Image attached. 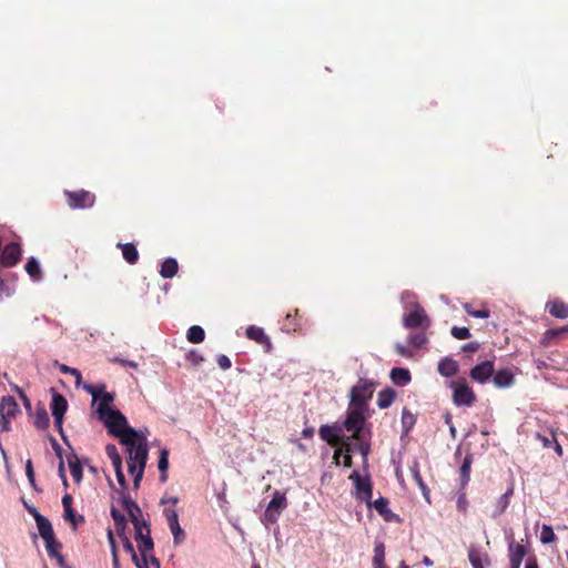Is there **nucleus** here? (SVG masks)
I'll return each instance as SVG.
<instances>
[{
	"label": "nucleus",
	"mask_w": 568,
	"mask_h": 568,
	"mask_svg": "<svg viewBox=\"0 0 568 568\" xmlns=\"http://www.w3.org/2000/svg\"><path fill=\"white\" fill-rule=\"evenodd\" d=\"M364 408L351 406L346 412V417L343 423V429L351 433L349 442L354 440L355 449L364 457L367 458L371 453V438L372 430L371 427L366 425V416Z\"/></svg>",
	"instance_id": "f257e3e1"
},
{
	"label": "nucleus",
	"mask_w": 568,
	"mask_h": 568,
	"mask_svg": "<svg viewBox=\"0 0 568 568\" xmlns=\"http://www.w3.org/2000/svg\"><path fill=\"white\" fill-rule=\"evenodd\" d=\"M129 454L126 464L128 470L133 475V486L139 488L142 480L146 460H148V446L144 436L132 437L129 444H124Z\"/></svg>",
	"instance_id": "f03ea898"
},
{
	"label": "nucleus",
	"mask_w": 568,
	"mask_h": 568,
	"mask_svg": "<svg viewBox=\"0 0 568 568\" xmlns=\"http://www.w3.org/2000/svg\"><path fill=\"white\" fill-rule=\"evenodd\" d=\"M108 428V433L118 437L122 444H129L132 437H139V433L128 425L126 417L119 409H111L99 417Z\"/></svg>",
	"instance_id": "7ed1b4c3"
},
{
	"label": "nucleus",
	"mask_w": 568,
	"mask_h": 568,
	"mask_svg": "<svg viewBox=\"0 0 568 568\" xmlns=\"http://www.w3.org/2000/svg\"><path fill=\"white\" fill-rule=\"evenodd\" d=\"M449 387L453 390V403L456 406L470 407L476 402V394L468 385L466 378L459 377L450 382Z\"/></svg>",
	"instance_id": "20e7f679"
},
{
	"label": "nucleus",
	"mask_w": 568,
	"mask_h": 568,
	"mask_svg": "<svg viewBox=\"0 0 568 568\" xmlns=\"http://www.w3.org/2000/svg\"><path fill=\"white\" fill-rule=\"evenodd\" d=\"M375 383L361 378L351 389V406L367 408L368 400L373 397Z\"/></svg>",
	"instance_id": "39448f33"
},
{
	"label": "nucleus",
	"mask_w": 568,
	"mask_h": 568,
	"mask_svg": "<svg viewBox=\"0 0 568 568\" xmlns=\"http://www.w3.org/2000/svg\"><path fill=\"white\" fill-rule=\"evenodd\" d=\"M50 408H51L52 416L54 418L55 428L58 429L63 442L68 443L67 436L64 435V430H63V416L68 409V402L62 394L58 393L53 388H52V399L50 403Z\"/></svg>",
	"instance_id": "423d86ee"
},
{
	"label": "nucleus",
	"mask_w": 568,
	"mask_h": 568,
	"mask_svg": "<svg viewBox=\"0 0 568 568\" xmlns=\"http://www.w3.org/2000/svg\"><path fill=\"white\" fill-rule=\"evenodd\" d=\"M83 388L91 394L93 402L99 400L97 408L98 417H102V415L113 409L110 404L114 400V394L105 392V385L94 386L85 384Z\"/></svg>",
	"instance_id": "0eeeda50"
},
{
	"label": "nucleus",
	"mask_w": 568,
	"mask_h": 568,
	"mask_svg": "<svg viewBox=\"0 0 568 568\" xmlns=\"http://www.w3.org/2000/svg\"><path fill=\"white\" fill-rule=\"evenodd\" d=\"M287 506V499L284 494L280 491H275L273 494V498L268 503L261 520L262 523L268 527L272 524H275L278 520L280 515Z\"/></svg>",
	"instance_id": "6e6552de"
},
{
	"label": "nucleus",
	"mask_w": 568,
	"mask_h": 568,
	"mask_svg": "<svg viewBox=\"0 0 568 568\" xmlns=\"http://www.w3.org/2000/svg\"><path fill=\"white\" fill-rule=\"evenodd\" d=\"M20 413L19 406L12 396L2 397L0 403V429L9 432L11 420Z\"/></svg>",
	"instance_id": "1a4fd4ad"
},
{
	"label": "nucleus",
	"mask_w": 568,
	"mask_h": 568,
	"mask_svg": "<svg viewBox=\"0 0 568 568\" xmlns=\"http://www.w3.org/2000/svg\"><path fill=\"white\" fill-rule=\"evenodd\" d=\"M403 325L409 329H425L429 327L430 321L425 310L418 303H415L413 310L403 316Z\"/></svg>",
	"instance_id": "9d476101"
},
{
	"label": "nucleus",
	"mask_w": 568,
	"mask_h": 568,
	"mask_svg": "<svg viewBox=\"0 0 568 568\" xmlns=\"http://www.w3.org/2000/svg\"><path fill=\"white\" fill-rule=\"evenodd\" d=\"M64 195L67 197L68 205L72 210L89 209V207H92L95 203V195L85 190H79V191L65 190Z\"/></svg>",
	"instance_id": "9b49d317"
},
{
	"label": "nucleus",
	"mask_w": 568,
	"mask_h": 568,
	"mask_svg": "<svg viewBox=\"0 0 568 568\" xmlns=\"http://www.w3.org/2000/svg\"><path fill=\"white\" fill-rule=\"evenodd\" d=\"M349 479L353 480L356 489V498L361 501L366 503L368 506L372 505L373 485L369 477H362L358 471L354 470L349 475Z\"/></svg>",
	"instance_id": "f8f14e48"
},
{
	"label": "nucleus",
	"mask_w": 568,
	"mask_h": 568,
	"mask_svg": "<svg viewBox=\"0 0 568 568\" xmlns=\"http://www.w3.org/2000/svg\"><path fill=\"white\" fill-rule=\"evenodd\" d=\"M143 526L145 528V532L138 531V534L134 535V539L136 541V546L141 557H149L152 555V551L154 549V542L151 537L150 524L143 523Z\"/></svg>",
	"instance_id": "ddd939ff"
},
{
	"label": "nucleus",
	"mask_w": 568,
	"mask_h": 568,
	"mask_svg": "<svg viewBox=\"0 0 568 568\" xmlns=\"http://www.w3.org/2000/svg\"><path fill=\"white\" fill-rule=\"evenodd\" d=\"M169 528L173 535L175 545L181 544L185 539V532L179 524V515L174 508H165L163 510Z\"/></svg>",
	"instance_id": "4468645a"
},
{
	"label": "nucleus",
	"mask_w": 568,
	"mask_h": 568,
	"mask_svg": "<svg viewBox=\"0 0 568 568\" xmlns=\"http://www.w3.org/2000/svg\"><path fill=\"white\" fill-rule=\"evenodd\" d=\"M21 257V247L16 242L8 243L0 255V264L3 267H11L16 265Z\"/></svg>",
	"instance_id": "2eb2a0df"
},
{
	"label": "nucleus",
	"mask_w": 568,
	"mask_h": 568,
	"mask_svg": "<svg viewBox=\"0 0 568 568\" xmlns=\"http://www.w3.org/2000/svg\"><path fill=\"white\" fill-rule=\"evenodd\" d=\"M343 432V428L337 425H323L320 428V436L323 440H325L329 446L332 447H341L342 443L345 440V438L341 437V434Z\"/></svg>",
	"instance_id": "dca6fc26"
},
{
	"label": "nucleus",
	"mask_w": 568,
	"mask_h": 568,
	"mask_svg": "<svg viewBox=\"0 0 568 568\" xmlns=\"http://www.w3.org/2000/svg\"><path fill=\"white\" fill-rule=\"evenodd\" d=\"M495 373L494 363L491 361H485L477 365H475L469 373L471 379L484 384L486 383Z\"/></svg>",
	"instance_id": "f3484780"
},
{
	"label": "nucleus",
	"mask_w": 568,
	"mask_h": 568,
	"mask_svg": "<svg viewBox=\"0 0 568 568\" xmlns=\"http://www.w3.org/2000/svg\"><path fill=\"white\" fill-rule=\"evenodd\" d=\"M389 501L385 497H379L376 499L369 507H374V509L383 517V519L387 523H400V518L398 515L394 514L389 507Z\"/></svg>",
	"instance_id": "a211bd4d"
},
{
	"label": "nucleus",
	"mask_w": 568,
	"mask_h": 568,
	"mask_svg": "<svg viewBox=\"0 0 568 568\" xmlns=\"http://www.w3.org/2000/svg\"><path fill=\"white\" fill-rule=\"evenodd\" d=\"M245 335L248 339L262 345L266 352L271 351V338L265 334L262 327L250 325L245 331Z\"/></svg>",
	"instance_id": "6ab92c4d"
},
{
	"label": "nucleus",
	"mask_w": 568,
	"mask_h": 568,
	"mask_svg": "<svg viewBox=\"0 0 568 568\" xmlns=\"http://www.w3.org/2000/svg\"><path fill=\"white\" fill-rule=\"evenodd\" d=\"M468 559L473 568H486L491 564L489 555L473 545L468 548Z\"/></svg>",
	"instance_id": "aec40b11"
},
{
	"label": "nucleus",
	"mask_w": 568,
	"mask_h": 568,
	"mask_svg": "<svg viewBox=\"0 0 568 568\" xmlns=\"http://www.w3.org/2000/svg\"><path fill=\"white\" fill-rule=\"evenodd\" d=\"M343 450L345 452L343 464L345 467L349 468L353 465L351 453L358 450L355 449V443L349 442V438H345V440L342 443V446L334 452V460L336 465L339 464V456L342 455Z\"/></svg>",
	"instance_id": "412c9836"
},
{
	"label": "nucleus",
	"mask_w": 568,
	"mask_h": 568,
	"mask_svg": "<svg viewBox=\"0 0 568 568\" xmlns=\"http://www.w3.org/2000/svg\"><path fill=\"white\" fill-rule=\"evenodd\" d=\"M528 550L525 545L519 544L511 539L508 542V559L509 562H516L520 564L523 562V559L526 557Z\"/></svg>",
	"instance_id": "4be33fe9"
},
{
	"label": "nucleus",
	"mask_w": 568,
	"mask_h": 568,
	"mask_svg": "<svg viewBox=\"0 0 568 568\" xmlns=\"http://www.w3.org/2000/svg\"><path fill=\"white\" fill-rule=\"evenodd\" d=\"M121 504H122L123 508L126 510L131 521H136V518H141L142 517L141 508L130 497L129 494L122 493Z\"/></svg>",
	"instance_id": "5701e85b"
},
{
	"label": "nucleus",
	"mask_w": 568,
	"mask_h": 568,
	"mask_svg": "<svg viewBox=\"0 0 568 568\" xmlns=\"http://www.w3.org/2000/svg\"><path fill=\"white\" fill-rule=\"evenodd\" d=\"M36 524L39 530V535L44 541L55 537L52 525L47 517L43 515L36 516Z\"/></svg>",
	"instance_id": "b1692460"
},
{
	"label": "nucleus",
	"mask_w": 568,
	"mask_h": 568,
	"mask_svg": "<svg viewBox=\"0 0 568 568\" xmlns=\"http://www.w3.org/2000/svg\"><path fill=\"white\" fill-rule=\"evenodd\" d=\"M493 378V382L495 386L499 388L509 387L514 384L515 376L508 368L499 369L497 373H495Z\"/></svg>",
	"instance_id": "393cba45"
},
{
	"label": "nucleus",
	"mask_w": 568,
	"mask_h": 568,
	"mask_svg": "<svg viewBox=\"0 0 568 568\" xmlns=\"http://www.w3.org/2000/svg\"><path fill=\"white\" fill-rule=\"evenodd\" d=\"M438 373L444 377H452L458 373L459 366L456 361L445 357L438 363Z\"/></svg>",
	"instance_id": "a878e982"
},
{
	"label": "nucleus",
	"mask_w": 568,
	"mask_h": 568,
	"mask_svg": "<svg viewBox=\"0 0 568 568\" xmlns=\"http://www.w3.org/2000/svg\"><path fill=\"white\" fill-rule=\"evenodd\" d=\"M473 464V455L467 453L466 456L462 460V465L459 467L460 475V488H465L470 479V468Z\"/></svg>",
	"instance_id": "bb28decb"
},
{
	"label": "nucleus",
	"mask_w": 568,
	"mask_h": 568,
	"mask_svg": "<svg viewBox=\"0 0 568 568\" xmlns=\"http://www.w3.org/2000/svg\"><path fill=\"white\" fill-rule=\"evenodd\" d=\"M547 308L554 317L557 318H568V304L560 300H555L547 303Z\"/></svg>",
	"instance_id": "cd10ccee"
},
{
	"label": "nucleus",
	"mask_w": 568,
	"mask_h": 568,
	"mask_svg": "<svg viewBox=\"0 0 568 568\" xmlns=\"http://www.w3.org/2000/svg\"><path fill=\"white\" fill-rule=\"evenodd\" d=\"M68 464H69L70 471H71L73 480L77 484H79L82 480V477H83V469H82V465L80 463L79 457L74 453H72L68 457Z\"/></svg>",
	"instance_id": "c85d7f7f"
},
{
	"label": "nucleus",
	"mask_w": 568,
	"mask_h": 568,
	"mask_svg": "<svg viewBox=\"0 0 568 568\" xmlns=\"http://www.w3.org/2000/svg\"><path fill=\"white\" fill-rule=\"evenodd\" d=\"M390 379L394 384L404 386L410 382L412 376L408 369L403 367H394L390 371Z\"/></svg>",
	"instance_id": "c756f323"
},
{
	"label": "nucleus",
	"mask_w": 568,
	"mask_h": 568,
	"mask_svg": "<svg viewBox=\"0 0 568 568\" xmlns=\"http://www.w3.org/2000/svg\"><path fill=\"white\" fill-rule=\"evenodd\" d=\"M567 332L568 326L547 329L542 335L541 345L545 347L551 346L558 337H560L562 334Z\"/></svg>",
	"instance_id": "7c9ffc66"
},
{
	"label": "nucleus",
	"mask_w": 568,
	"mask_h": 568,
	"mask_svg": "<svg viewBox=\"0 0 568 568\" xmlns=\"http://www.w3.org/2000/svg\"><path fill=\"white\" fill-rule=\"evenodd\" d=\"M179 270V264L175 258L169 257L161 264L160 275L163 278H172Z\"/></svg>",
	"instance_id": "2f4dec72"
},
{
	"label": "nucleus",
	"mask_w": 568,
	"mask_h": 568,
	"mask_svg": "<svg viewBox=\"0 0 568 568\" xmlns=\"http://www.w3.org/2000/svg\"><path fill=\"white\" fill-rule=\"evenodd\" d=\"M373 568L385 567V545L383 541H375L374 556L372 559Z\"/></svg>",
	"instance_id": "473e14b6"
},
{
	"label": "nucleus",
	"mask_w": 568,
	"mask_h": 568,
	"mask_svg": "<svg viewBox=\"0 0 568 568\" xmlns=\"http://www.w3.org/2000/svg\"><path fill=\"white\" fill-rule=\"evenodd\" d=\"M396 397V392L387 387L378 393L377 406L382 409L389 407Z\"/></svg>",
	"instance_id": "72a5a7b5"
},
{
	"label": "nucleus",
	"mask_w": 568,
	"mask_h": 568,
	"mask_svg": "<svg viewBox=\"0 0 568 568\" xmlns=\"http://www.w3.org/2000/svg\"><path fill=\"white\" fill-rule=\"evenodd\" d=\"M121 250H122V255H123L124 260L129 264L133 265L138 262L139 252L134 244H132V243L122 244Z\"/></svg>",
	"instance_id": "f704fd0d"
},
{
	"label": "nucleus",
	"mask_w": 568,
	"mask_h": 568,
	"mask_svg": "<svg viewBox=\"0 0 568 568\" xmlns=\"http://www.w3.org/2000/svg\"><path fill=\"white\" fill-rule=\"evenodd\" d=\"M298 310H294V314L288 313L285 317L284 328L286 332H297L302 329V324L297 320Z\"/></svg>",
	"instance_id": "c9c22d12"
},
{
	"label": "nucleus",
	"mask_w": 568,
	"mask_h": 568,
	"mask_svg": "<svg viewBox=\"0 0 568 568\" xmlns=\"http://www.w3.org/2000/svg\"><path fill=\"white\" fill-rule=\"evenodd\" d=\"M513 488H509L505 494H503L496 501V509L494 516H499L508 508L510 504V496L513 495Z\"/></svg>",
	"instance_id": "e433bc0d"
},
{
	"label": "nucleus",
	"mask_w": 568,
	"mask_h": 568,
	"mask_svg": "<svg viewBox=\"0 0 568 568\" xmlns=\"http://www.w3.org/2000/svg\"><path fill=\"white\" fill-rule=\"evenodd\" d=\"M186 338L193 344L202 343L205 338V332L201 326L193 325L187 329Z\"/></svg>",
	"instance_id": "4c0bfd02"
},
{
	"label": "nucleus",
	"mask_w": 568,
	"mask_h": 568,
	"mask_svg": "<svg viewBox=\"0 0 568 568\" xmlns=\"http://www.w3.org/2000/svg\"><path fill=\"white\" fill-rule=\"evenodd\" d=\"M400 422H402L403 433L408 434L416 423V416L407 408H404L402 410Z\"/></svg>",
	"instance_id": "58836bf2"
},
{
	"label": "nucleus",
	"mask_w": 568,
	"mask_h": 568,
	"mask_svg": "<svg viewBox=\"0 0 568 568\" xmlns=\"http://www.w3.org/2000/svg\"><path fill=\"white\" fill-rule=\"evenodd\" d=\"M26 272L34 281H39L41 278V268L38 261L34 257L29 258V261L27 262Z\"/></svg>",
	"instance_id": "ea45409f"
},
{
	"label": "nucleus",
	"mask_w": 568,
	"mask_h": 568,
	"mask_svg": "<svg viewBox=\"0 0 568 568\" xmlns=\"http://www.w3.org/2000/svg\"><path fill=\"white\" fill-rule=\"evenodd\" d=\"M50 424V418L44 408H40L36 412L34 426L38 429H45Z\"/></svg>",
	"instance_id": "a19ab883"
},
{
	"label": "nucleus",
	"mask_w": 568,
	"mask_h": 568,
	"mask_svg": "<svg viewBox=\"0 0 568 568\" xmlns=\"http://www.w3.org/2000/svg\"><path fill=\"white\" fill-rule=\"evenodd\" d=\"M44 542H45V549H47L48 556L51 559H53L61 552L62 544L55 537L51 538Z\"/></svg>",
	"instance_id": "79ce46f5"
},
{
	"label": "nucleus",
	"mask_w": 568,
	"mask_h": 568,
	"mask_svg": "<svg viewBox=\"0 0 568 568\" xmlns=\"http://www.w3.org/2000/svg\"><path fill=\"white\" fill-rule=\"evenodd\" d=\"M105 453H106V456L110 458V460L113 465V468L118 467V466H122V459H121V456H120L115 445L108 444L105 446Z\"/></svg>",
	"instance_id": "37998d69"
},
{
	"label": "nucleus",
	"mask_w": 568,
	"mask_h": 568,
	"mask_svg": "<svg viewBox=\"0 0 568 568\" xmlns=\"http://www.w3.org/2000/svg\"><path fill=\"white\" fill-rule=\"evenodd\" d=\"M158 467L161 471V481L164 483L168 478L166 470L169 467V453L166 449L161 450Z\"/></svg>",
	"instance_id": "c03bdc74"
},
{
	"label": "nucleus",
	"mask_w": 568,
	"mask_h": 568,
	"mask_svg": "<svg viewBox=\"0 0 568 568\" xmlns=\"http://www.w3.org/2000/svg\"><path fill=\"white\" fill-rule=\"evenodd\" d=\"M63 517L72 525L73 529H77L79 524L84 523V517L82 515H77L73 508L65 510Z\"/></svg>",
	"instance_id": "a18cd8bd"
},
{
	"label": "nucleus",
	"mask_w": 568,
	"mask_h": 568,
	"mask_svg": "<svg viewBox=\"0 0 568 568\" xmlns=\"http://www.w3.org/2000/svg\"><path fill=\"white\" fill-rule=\"evenodd\" d=\"M556 539L557 537L554 532V529L548 525H544L540 532V541L542 544H551L556 541Z\"/></svg>",
	"instance_id": "49530a36"
},
{
	"label": "nucleus",
	"mask_w": 568,
	"mask_h": 568,
	"mask_svg": "<svg viewBox=\"0 0 568 568\" xmlns=\"http://www.w3.org/2000/svg\"><path fill=\"white\" fill-rule=\"evenodd\" d=\"M59 371L62 374L72 375L74 377L75 385H80V383L82 381V375H81V372L79 369L70 367V366H68L65 364H60L59 365Z\"/></svg>",
	"instance_id": "de8ad7c7"
},
{
	"label": "nucleus",
	"mask_w": 568,
	"mask_h": 568,
	"mask_svg": "<svg viewBox=\"0 0 568 568\" xmlns=\"http://www.w3.org/2000/svg\"><path fill=\"white\" fill-rule=\"evenodd\" d=\"M464 310L468 315L476 318H487L490 315L487 308L474 310L470 304H465Z\"/></svg>",
	"instance_id": "09e8293b"
},
{
	"label": "nucleus",
	"mask_w": 568,
	"mask_h": 568,
	"mask_svg": "<svg viewBox=\"0 0 568 568\" xmlns=\"http://www.w3.org/2000/svg\"><path fill=\"white\" fill-rule=\"evenodd\" d=\"M408 342L412 346L419 348L427 342V337L424 333H416L409 335Z\"/></svg>",
	"instance_id": "8fccbe9b"
},
{
	"label": "nucleus",
	"mask_w": 568,
	"mask_h": 568,
	"mask_svg": "<svg viewBox=\"0 0 568 568\" xmlns=\"http://www.w3.org/2000/svg\"><path fill=\"white\" fill-rule=\"evenodd\" d=\"M450 333L456 339H467L470 337V332L467 327L453 326Z\"/></svg>",
	"instance_id": "3c124183"
},
{
	"label": "nucleus",
	"mask_w": 568,
	"mask_h": 568,
	"mask_svg": "<svg viewBox=\"0 0 568 568\" xmlns=\"http://www.w3.org/2000/svg\"><path fill=\"white\" fill-rule=\"evenodd\" d=\"M186 361L193 365V366H199L203 361V356L195 349H191L187 354H186Z\"/></svg>",
	"instance_id": "603ef678"
},
{
	"label": "nucleus",
	"mask_w": 568,
	"mask_h": 568,
	"mask_svg": "<svg viewBox=\"0 0 568 568\" xmlns=\"http://www.w3.org/2000/svg\"><path fill=\"white\" fill-rule=\"evenodd\" d=\"M26 475H27V477L29 479L30 485L36 487L34 470H33V465H32V460L31 459H28L26 462Z\"/></svg>",
	"instance_id": "864d4df0"
},
{
	"label": "nucleus",
	"mask_w": 568,
	"mask_h": 568,
	"mask_svg": "<svg viewBox=\"0 0 568 568\" xmlns=\"http://www.w3.org/2000/svg\"><path fill=\"white\" fill-rule=\"evenodd\" d=\"M114 470H115V475H116V480H118L120 487L122 488V491H121V494H122V493H124V490L128 487L125 476L122 471V466L114 467Z\"/></svg>",
	"instance_id": "5fc2aeb1"
},
{
	"label": "nucleus",
	"mask_w": 568,
	"mask_h": 568,
	"mask_svg": "<svg viewBox=\"0 0 568 568\" xmlns=\"http://www.w3.org/2000/svg\"><path fill=\"white\" fill-rule=\"evenodd\" d=\"M216 363L223 371H226L232 366L231 359L224 354L217 355Z\"/></svg>",
	"instance_id": "6e6d98bb"
},
{
	"label": "nucleus",
	"mask_w": 568,
	"mask_h": 568,
	"mask_svg": "<svg viewBox=\"0 0 568 568\" xmlns=\"http://www.w3.org/2000/svg\"><path fill=\"white\" fill-rule=\"evenodd\" d=\"M111 517H112V519L114 521V526L116 524H123V521L126 520L125 516L119 509H116L115 507L111 508Z\"/></svg>",
	"instance_id": "4d7b16f0"
},
{
	"label": "nucleus",
	"mask_w": 568,
	"mask_h": 568,
	"mask_svg": "<svg viewBox=\"0 0 568 568\" xmlns=\"http://www.w3.org/2000/svg\"><path fill=\"white\" fill-rule=\"evenodd\" d=\"M113 363H119L121 364L122 366L124 367H131V368H138V363L133 362V361H128V359H123V358H120V357H114L113 359H111Z\"/></svg>",
	"instance_id": "13d9d810"
},
{
	"label": "nucleus",
	"mask_w": 568,
	"mask_h": 568,
	"mask_svg": "<svg viewBox=\"0 0 568 568\" xmlns=\"http://www.w3.org/2000/svg\"><path fill=\"white\" fill-rule=\"evenodd\" d=\"M12 295V292L10 290V287L8 286V284L0 278V298H2V296H11Z\"/></svg>",
	"instance_id": "bf43d9fd"
},
{
	"label": "nucleus",
	"mask_w": 568,
	"mask_h": 568,
	"mask_svg": "<svg viewBox=\"0 0 568 568\" xmlns=\"http://www.w3.org/2000/svg\"><path fill=\"white\" fill-rule=\"evenodd\" d=\"M122 540V544H123V549L129 552L130 555L135 552V549L131 542V540L129 539L128 536H124V538L121 539Z\"/></svg>",
	"instance_id": "052dcab7"
},
{
	"label": "nucleus",
	"mask_w": 568,
	"mask_h": 568,
	"mask_svg": "<svg viewBox=\"0 0 568 568\" xmlns=\"http://www.w3.org/2000/svg\"><path fill=\"white\" fill-rule=\"evenodd\" d=\"M479 346L480 345L478 342H470L463 346V351L468 353H475L479 349Z\"/></svg>",
	"instance_id": "680f3d73"
},
{
	"label": "nucleus",
	"mask_w": 568,
	"mask_h": 568,
	"mask_svg": "<svg viewBox=\"0 0 568 568\" xmlns=\"http://www.w3.org/2000/svg\"><path fill=\"white\" fill-rule=\"evenodd\" d=\"M50 443H51V446H52L53 450L55 452L57 456L60 459H62V447L60 446V444L52 436L50 437Z\"/></svg>",
	"instance_id": "e2e57ef3"
},
{
	"label": "nucleus",
	"mask_w": 568,
	"mask_h": 568,
	"mask_svg": "<svg viewBox=\"0 0 568 568\" xmlns=\"http://www.w3.org/2000/svg\"><path fill=\"white\" fill-rule=\"evenodd\" d=\"M536 438L542 444L544 447H550L554 443L552 437L548 438L539 433L536 434Z\"/></svg>",
	"instance_id": "0e129e2a"
},
{
	"label": "nucleus",
	"mask_w": 568,
	"mask_h": 568,
	"mask_svg": "<svg viewBox=\"0 0 568 568\" xmlns=\"http://www.w3.org/2000/svg\"><path fill=\"white\" fill-rule=\"evenodd\" d=\"M14 390L19 394L20 398L23 400V404L27 408L31 407L30 400L28 396L22 392V389L18 386H14Z\"/></svg>",
	"instance_id": "69168bd1"
},
{
	"label": "nucleus",
	"mask_w": 568,
	"mask_h": 568,
	"mask_svg": "<svg viewBox=\"0 0 568 568\" xmlns=\"http://www.w3.org/2000/svg\"><path fill=\"white\" fill-rule=\"evenodd\" d=\"M62 506L64 511L72 508V496L69 494H65L62 497Z\"/></svg>",
	"instance_id": "338daca9"
},
{
	"label": "nucleus",
	"mask_w": 568,
	"mask_h": 568,
	"mask_svg": "<svg viewBox=\"0 0 568 568\" xmlns=\"http://www.w3.org/2000/svg\"><path fill=\"white\" fill-rule=\"evenodd\" d=\"M525 568H539L538 561L536 557H530L527 559Z\"/></svg>",
	"instance_id": "774afa93"
}]
</instances>
